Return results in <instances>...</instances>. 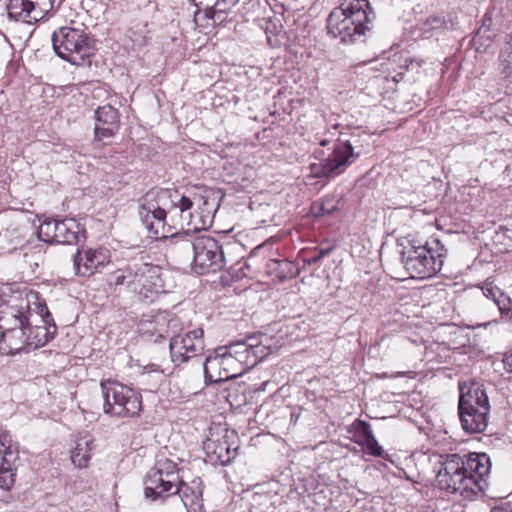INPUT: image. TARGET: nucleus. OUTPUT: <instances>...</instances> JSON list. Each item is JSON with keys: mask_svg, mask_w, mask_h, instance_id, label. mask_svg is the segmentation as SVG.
Masks as SVG:
<instances>
[{"mask_svg": "<svg viewBox=\"0 0 512 512\" xmlns=\"http://www.w3.org/2000/svg\"><path fill=\"white\" fill-rule=\"evenodd\" d=\"M192 206V200L177 190L150 191L143 198L139 216L151 236L166 239L178 228L184 229L187 226L199 231L210 223V212L196 221L191 211Z\"/></svg>", "mask_w": 512, "mask_h": 512, "instance_id": "nucleus-1", "label": "nucleus"}, {"mask_svg": "<svg viewBox=\"0 0 512 512\" xmlns=\"http://www.w3.org/2000/svg\"><path fill=\"white\" fill-rule=\"evenodd\" d=\"M490 469V458L485 453L447 455L436 475V483L448 493L472 498L486 489Z\"/></svg>", "mask_w": 512, "mask_h": 512, "instance_id": "nucleus-2", "label": "nucleus"}, {"mask_svg": "<svg viewBox=\"0 0 512 512\" xmlns=\"http://www.w3.org/2000/svg\"><path fill=\"white\" fill-rule=\"evenodd\" d=\"M373 18L368 0H340L327 18V31L343 43L364 41Z\"/></svg>", "mask_w": 512, "mask_h": 512, "instance_id": "nucleus-3", "label": "nucleus"}, {"mask_svg": "<svg viewBox=\"0 0 512 512\" xmlns=\"http://www.w3.org/2000/svg\"><path fill=\"white\" fill-rule=\"evenodd\" d=\"M38 314L42 325L35 324L34 328L2 331L0 335V353L15 355L28 352L44 346L54 338L57 327L45 303H38Z\"/></svg>", "mask_w": 512, "mask_h": 512, "instance_id": "nucleus-4", "label": "nucleus"}, {"mask_svg": "<svg viewBox=\"0 0 512 512\" xmlns=\"http://www.w3.org/2000/svg\"><path fill=\"white\" fill-rule=\"evenodd\" d=\"M51 40L56 55L73 65L90 64L95 53L94 40L83 23L71 21L54 31Z\"/></svg>", "mask_w": 512, "mask_h": 512, "instance_id": "nucleus-5", "label": "nucleus"}, {"mask_svg": "<svg viewBox=\"0 0 512 512\" xmlns=\"http://www.w3.org/2000/svg\"><path fill=\"white\" fill-rule=\"evenodd\" d=\"M459 415L468 433H482L488 425L490 403L484 385L471 381L459 383Z\"/></svg>", "mask_w": 512, "mask_h": 512, "instance_id": "nucleus-6", "label": "nucleus"}, {"mask_svg": "<svg viewBox=\"0 0 512 512\" xmlns=\"http://www.w3.org/2000/svg\"><path fill=\"white\" fill-rule=\"evenodd\" d=\"M446 249L439 239L431 238L424 245L413 244L402 253L406 271L412 278H428L443 266Z\"/></svg>", "mask_w": 512, "mask_h": 512, "instance_id": "nucleus-7", "label": "nucleus"}, {"mask_svg": "<svg viewBox=\"0 0 512 512\" xmlns=\"http://www.w3.org/2000/svg\"><path fill=\"white\" fill-rule=\"evenodd\" d=\"M103 411L111 417L138 416L142 410V398L132 388L118 382H101Z\"/></svg>", "mask_w": 512, "mask_h": 512, "instance_id": "nucleus-8", "label": "nucleus"}, {"mask_svg": "<svg viewBox=\"0 0 512 512\" xmlns=\"http://www.w3.org/2000/svg\"><path fill=\"white\" fill-rule=\"evenodd\" d=\"M226 266L221 244L207 234L197 235L192 270L197 274L215 273Z\"/></svg>", "mask_w": 512, "mask_h": 512, "instance_id": "nucleus-9", "label": "nucleus"}, {"mask_svg": "<svg viewBox=\"0 0 512 512\" xmlns=\"http://www.w3.org/2000/svg\"><path fill=\"white\" fill-rule=\"evenodd\" d=\"M359 155L360 153L354 151L349 141H338L331 154L323 162L310 166L311 173L315 177L338 176L354 163Z\"/></svg>", "mask_w": 512, "mask_h": 512, "instance_id": "nucleus-10", "label": "nucleus"}, {"mask_svg": "<svg viewBox=\"0 0 512 512\" xmlns=\"http://www.w3.org/2000/svg\"><path fill=\"white\" fill-rule=\"evenodd\" d=\"M204 332L201 328L180 333L170 340L171 359L176 365L201 357L204 354Z\"/></svg>", "mask_w": 512, "mask_h": 512, "instance_id": "nucleus-11", "label": "nucleus"}, {"mask_svg": "<svg viewBox=\"0 0 512 512\" xmlns=\"http://www.w3.org/2000/svg\"><path fill=\"white\" fill-rule=\"evenodd\" d=\"M63 0H9L8 16L16 21H38L60 8Z\"/></svg>", "mask_w": 512, "mask_h": 512, "instance_id": "nucleus-12", "label": "nucleus"}, {"mask_svg": "<svg viewBox=\"0 0 512 512\" xmlns=\"http://www.w3.org/2000/svg\"><path fill=\"white\" fill-rule=\"evenodd\" d=\"M31 300L29 296L26 298H18L15 303L6 307L0 312V330L10 331L19 329L34 328V314L30 307Z\"/></svg>", "mask_w": 512, "mask_h": 512, "instance_id": "nucleus-13", "label": "nucleus"}, {"mask_svg": "<svg viewBox=\"0 0 512 512\" xmlns=\"http://www.w3.org/2000/svg\"><path fill=\"white\" fill-rule=\"evenodd\" d=\"M110 262V252L108 249L87 248L78 249L73 258V268L78 276L89 277Z\"/></svg>", "mask_w": 512, "mask_h": 512, "instance_id": "nucleus-14", "label": "nucleus"}, {"mask_svg": "<svg viewBox=\"0 0 512 512\" xmlns=\"http://www.w3.org/2000/svg\"><path fill=\"white\" fill-rule=\"evenodd\" d=\"M245 345H230L219 348L222 371L226 380L242 375L248 368H251V361Z\"/></svg>", "mask_w": 512, "mask_h": 512, "instance_id": "nucleus-15", "label": "nucleus"}, {"mask_svg": "<svg viewBox=\"0 0 512 512\" xmlns=\"http://www.w3.org/2000/svg\"><path fill=\"white\" fill-rule=\"evenodd\" d=\"M197 235L191 234L189 230L184 233L176 231L169 234L168 253L179 264L189 263L193 268V257L196 249Z\"/></svg>", "mask_w": 512, "mask_h": 512, "instance_id": "nucleus-16", "label": "nucleus"}, {"mask_svg": "<svg viewBox=\"0 0 512 512\" xmlns=\"http://www.w3.org/2000/svg\"><path fill=\"white\" fill-rule=\"evenodd\" d=\"M95 115V137L98 141L105 142V140L112 138L119 130V113L112 105L107 104L98 107Z\"/></svg>", "mask_w": 512, "mask_h": 512, "instance_id": "nucleus-17", "label": "nucleus"}, {"mask_svg": "<svg viewBox=\"0 0 512 512\" xmlns=\"http://www.w3.org/2000/svg\"><path fill=\"white\" fill-rule=\"evenodd\" d=\"M198 7L195 12L197 20L201 14L200 7L203 6L204 17L211 19L213 23L221 24L226 20V16L232 11L239 0H192Z\"/></svg>", "mask_w": 512, "mask_h": 512, "instance_id": "nucleus-18", "label": "nucleus"}, {"mask_svg": "<svg viewBox=\"0 0 512 512\" xmlns=\"http://www.w3.org/2000/svg\"><path fill=\"white\" fill-rule=\"evenodd\" d=\"M161 288L160 268L156 265L140 262V271L134 292L148 297V293L158 292Z\"/></svg>", "mask_w": 512, "mask_h": 512, "instance_id": "nucleus-19", "label": "nucleus"}, {"mask_svg": "<svg viewBox=\"0 0 512 512\" xmlns=\"http://www.w3.org/2000/svg\"><path fill=\"white\" fill-rule=\"evenodd\" d=\"M166 480V477L160 476L159 473H156V471L151 469L147 474V477L144 482V492L146 498L155 501L159 498L174 495V489L177 486V484L166 483Z\"/></svg>", "mask_w": 512, "mask_h": 512, "instance_id": "nucleus-20", "label": "nucleus"}, {"mask_svg": "<svg viewBox=\"0 0 512 512\" xmlns=\"http://www.w3.org/2000/svg\"><path fill=\"white\" fill-rule=\"evenodd\" d=\"M203 488L200 478L193 479L190 483L179 480V484L174 489V494H178L186 509H195L201 505Z\"/></svg>", "mask_w": 512, "mask_h": 512, "instance_id": "nucleus-21", "label": "nucleus"}, {"mask_svg": "<svg viewBox=\"0 0 512 512\" xmlns=\"http://www.w3.org/2000/svg\"><path fill=\"white\" fill-rule=\"evenodd\" d=\"M93 437L88 434H82L77 437L74 446L71 449V461L78 468H86L91 459Z\"/></svg>", "mask_w": 512, "mask_h": 512, "instance_id": "nucleus-22", "label": "nucleus"}, {"mask_svg": "<svg viewBox=\"0 0 512 512\" xmlns=\"http://www.w3.org/2000/svg\"><path fill=\"white\" fill-rule=\"evenodd\" d=\"M80 231V225L76 220L71 218L58 220L56 243L76 244L79 241Z\"/></svg>", "mask_w": 512, "mask_h": 512, "instance_id": "nucleus-23", "label": "nucleus"}, {"mask_svg": "<svg viewBox=\"0 0 512 512\" xmlns=\"http://www.w3.org/2000/svg\"><path fill=\"white\" fill-rule=\"evenodd\" d=\"M140 271V262H134L116 270L111 274V283L116 286H126L134 291L136 287L138 274Z\"/></svg>", "mask_w": 512, "mask_h": 512, "instance_id": "nucleus-24", "label": "nucleus"}, {"mask_svg": "<svg viewBox=\"0 0 512 512\" xmlns=\"http://www.w3.org/2000/svg\"><path fill=\"white\" fill-rule=\"evenodd\" d=\"M222 362L219 350L215 355L206 357L203 363V370L206 383H218L227 381L222 371Z\"/></svg>", "mask_w": 512, "mask_h": 512, "instance_id": "nucleus-25", "label": "nucleus"}, {"mask_svg": "<svg viewBox=\"0 0 512 512\" xmlns=\"http://www.w3.org/2000/svg\"><path fill=\"white\" fill-rule=\"evenodd\" d=\"M271 274H275L280 280L295 277L298 274L296 265L288 260L270 259L266 265Z\"/></svg>", "mask_w": 512, "mask_h": 512, "instance_id": "nucleus-26", "label": "nucleus"}, {"mask_svg": "<svg viewBox=\"0 0 512 512\" xmlns=\"http://www.w3.org/2000/svg\"><path fill=\"white\" fill-rule=\"evenodd\" d=\"M156 473H159L160 476L166 477V483L169 484H179V475L177 464L168 459L166 457H159L155 463V466L152 468Z\"/></svg>", "mask_w": 512, "mask_h": 512, "instance_id": "nucleus-27", "label": "nucleus"}, {"mask_svg": "<svg viewBox=\"0 0 512 512\" xmlns=\"http://www.w3.org/2000/svg\"><path fill=\"white\" fill-rule=\"evenodd\" d=\"M234 345H245L248 348L247 352H250L248 359L251 361V367L269 354L268 347L261 345L257 337H249L246 341L238 342Z\"/></svg>", "mask_w": 512, "mask_h": 512, "instance_id": "nucleus-28", "label": "nucleus"}, {"mask_svg": "<svg viewBox=\"0 0 512 512\" xmlns=\"http://www.w3.org/2000/svg\"><path fill=\"white\" fill-rule=\"evenodd\" d=\"M17 451L12 446V439L8 432L0 429V468L16 460Z\"/></svg>", "mask_w": 512, "mask_h": 512, "instance_id": "nucleus-29", "label": "nucleus"}, {"mask_svg": "<svg viewBox=\"0 0 512 512\" xmlns=\"http://www.w3.org/2000/svg\"><path fill=\"white\" fill-rule=\"evenodd\" d=\"M58 220L46 219L38 229L39 240L46 243H56Z\"/></svg>", "mask_w": 512, "mask_h": 512, "instance_id": "nucleus-30", "label": "nucleus"}, {"mask_svg": "<svg viewBox=\"0 0 512 512\" xmlns=\"http://www.w3.org/2000/svg\"><path fill=\"white\" fill-rule=\"evenodd\" d=\"M364 432L366 434V444L363 446L365 453L380 457L383 454V449L376 440L370 424H363Z\"/></svg>", "mask_w": 512, "mask_h": 512, "instance_id": "nucleus-31", "label": "nucleus"}, {"mask_svg": "<svg viewBox=\"0 0 512 512\" xmlns=\"http://www.w3.org/2000/svg\"><path fill=\"white\" fill-rule=\"evenodd\" d=\"M13 463H9L8 465H3V468H0V488L2 489H10L15 482V474L13 473Z\"/></svg>", "mask_w": 512, "mask_h": 512, "instance_id": "nucleus-32", "label": "nucleus"}, {"mask_svg": "<svg viewBox=\"0 0 512 512\" xmlns=\"http://www.w3.org/2000/svg\"><path fill=\"white\" fill-rule=\"evenodd\" d=\"M507 51L501 54L503 67V73L505 77H511L512 75V32L508 36Z\"/></svg>", "mask_w": 512, "mask_h": 512, "instance_id": "nucleus-33", "label": "nucleus"}, {"mask_svg": "<svg viewBox=\"0 0 512 512\" xmlns=\"http://www.w3.org/2000/svg\"><path fill=\"white\" fill-rule=\"evenodd\" d=\"M339 209V200L334 196L325 197L320 205L322 215H330Z\"/></svg>", "mask_w": 512, "mask_h": 512, "instance_id": "nucleus-34", "label": "nucleus"}, {"mask_svg": "<svg viewBox=\"0 0 512 512\" xmlns=\"http://www.w3.org/2000/svg\"><path fill=\"white\" fill-rule=\"evenodd\" d=\"M494 303L502 314H508L512 309V300L502 291Z\"/></svg>", "mask_w": 512, "mask_h": 512, "instance_id": "nucleus-35", "label": "nucleus"}, {"mask_svg": "<svg viewBox=\"0 0 512 512\" xmlns=\"http://www.w3.org/2000/svg\"><path fill=\"white\" fill-rule=\"evenodd\" d=\"M482 291H483L484 296L492 299L494 302L496 301L497 297H499V294L501 293V290L498 287L493 286L492 283H490V282H486L483 285Z\"/></svg>", "mask_w": 512, "mask_h": 512, "instance_id": "nucleus-36", "label": "nucleus"}, {"mask_svg": "<svg viewBox=\"0 0 512 512\" xmlns=\"http://www.w3.org/2000/svg\"><path fill=\"white\" fill-rule=\"evenodd\" d=\"M363 424H369L368 422L357 420L354 423L357 436L360 438L357 442L363 447L366 444V434L364 432Z\"/></svg>", "mask_w": 512, "mask_h": 512, "instance_id": "nucleus-37", "label": "nucleus"}, {"mask_svg": "<svg viewBox=\"0 0 512 512\" xmlns=\"http://www.w3.org/2000/svg\"><path fill=\"white\" fill-rule=\"evenodd\" d=\"M332 248H326V249H320L315 256L310 257L308 259H305V263L308 265L316 264L319 262L323 257L330 254Z\"/></svg>", "mask_w": 512, "mask_h": 512, "instance_id": "nucleus-38", "label": "nucleus"}, {"mask_svg": "<svg viewBox=\"0 0 512 512\" xmlns=\"http://www.w3.org/2000/svg\"><path fill=\"white\" fill-rule=\"evenodd\" d=\"M503 363L506 370L512 373V352L510 354L505 355L503 358Z\"/></svg>", "mask_w": 512, "mask_h": 512, "instance_id": "nucleus-39", "label": "nucleus"}, {"mask_svg": "<svg viewBox=\"0 0 512 512\" xmlns=\"http://www.w3.org/2000/svg\"><path fill=\"white\" fill-rule=\"evenodd\" d=\"M491 512H509L508 510L504 509V508H493L491 510Z\"/></svg>", "mask_w": 512, "mask_h": 512, "instance_id": "nucleus-40", "label": "nucleus"}, {"mask_svg": "<svg viewBox=\"0 0 512 512\" xmlns=\"http://www.w3.org/2000/svg\"><path fill=\"white\" fill-rule=\"evenodd\" d=\"M433 22H436L437 24H441V20L438 18H433Z\"/></svg>", "mask_w": 512, "mask_h": 512, "instance_id": "nucleus-41", "label": "nucleus"}, {"mask_svg": "<svg viewBox=\"0 0 512 512\" xmlns=\"http://www.w3.org/2000/svg\"><path fill=\"white\" fill-rule=\"evenodd\" d=\"M31 298H33L34 300H37V296L35 294H32Z\"/></svg>", "mask_w": 512, "mask_h": 512, "instance_id": "nucleus-42", "label": "nucleus"}]
</instances>
